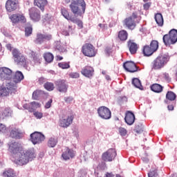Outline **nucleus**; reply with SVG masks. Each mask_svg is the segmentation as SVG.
<instances>
[{
	"instance_id": "3c124183",
	"label": "nucleus",
	"mask_w": 177,
	"mask_h": 177,
	"mask_svg": "<svg viewBox=\"0 0 177 177\" xmlns=\"http://www.w3.org/2000/svg\"><path fill=\"white\" fill-rule=\"evenodd\" d=\"M158 176L157 170L151 171L148 173V177H157Z\"/></svg>"
},
{
	"instance_id": "de8ad7c7",
	"label": "nucleus",
	"mask_w": 177,
	"mask_h": 177,
	"mask_svg": "<svg viewBox=\"0 0 177 177\" xmlns=\"http://www.w3.org/2000/svg\"><path fill=\"white\" fill-rule=\"evenodd\" d=\"M71 21L73 23H75V24H77L78 27H80V28H82L83 25H82V21L78 19H75L73 18Z\"/></svg>"
},
{
	"instance_id": "69168bd1",
	"label": "nucleus",
	"mask_w": 177,
	"mask_h": 177,
	"mask_svg": "<svg viewBox=\"0 0 177 177\" xmlns=\"http://www.w3.org/2000/svg\"><path fill=\"white\" fill-rule=\"evenodd\" d=\"M49 16V15L46 14L45 16H44V20L45 21H49V19H50V17H48Z\"/></svg>"
},
{
	"instance_id": "cd10ccee",
	"label": "nucleus",
	"mask_w": 177,
	"mask_h": 177,
	"mask_svg": "<svg viewBox=\"0 0 177 177\" xmlns=\"http://www.w3.org/2000/svg\"><path fill=\"white\" fill-rule=\"evenodd\" d=\"M35 5L37 6V8H39L44 12L45 6H46V4L48 3L47 0H35L34 2Z\"/></svg>"
},
{
	"instance_id": "13d9d810",
	"label": "nucleus",
	"mask_w": 177,
	"mask_h": 177,
	"mask_svg": "<svg viewBox=\"0 0 177 177\" xmlns=\"http://www.w3.org/2000/svg\"><path fill=\"white\" fill-rule=\"evenodd\" d=\"M163 77L165 78V80H166V81H169L171 80L169 78V74L167 73H163Z\"/></svg>"
},
{
	"instance_id": "6e6552de",
	"label": "nucleus",
	"mask_w": 177,
	"mask_h": 177,
	"mask_svg": "<svg viewBox=\"0 0 177 177\" xmlns=\"http://www.w3.org/2000/svg\"><path fill=\"white\" fill-rule=\"evenodd\" d=\"M102 160L106 162H111L117 157V151L114 149H109L102 153Z\"/></svg>"
},
{
	"instance_id": "9b49d317",
	"label": "nucleus",
	"mask_w": 177,
	"mask_h": 177,
	"mask_svg": "<svg viewBox=\"0 0 177 177\" xmlns=\"http://www.w3.org/2000/svg\"><path fill=\"white\" fill-rule=\"evenodd\" d=\"M52 39V35L49 33H38L37 35V38L35 40V43L37 44L38 45H41V44H44L45 41H50Z\"/></svg>"
},
{
	"instance_id": "bf43d9fd",
	"label": "nucleus",
	"mask_w": 177,
	"mask_h": 177,
	"mask_svg": "<svg viewBox=\"0 0 177 177\" xmlns=\"http://www.w3.org/2000/svg\"><path fill=\"white\" fill-rule=\"evenodd\" d=\"M150 3H146L145 4H144L143 7L145 10H149V8H150Z\"/></svg>"
},
{
	"instance_id": "ddd939ff",
	"label": "nucleus",
	"mask_w": 177,
	"mask_h": 177,
	"mask_svg": "<svg viewBox=\"0 0 177 177\" xmlns=\"http://www.w3.org/2000/svg\"><path fill=\"white\" fill-rule=\"evenodd\" d=\"M12 73L11 69L8 67L0 68V80H1V81L10 80L12 77Z\"/></svg>"
},
{
	"instance_id": "58836bf2",
	"label": "nucleus",
	"mask_w": 177,
	"mask_h": 177,
	"mask_svg": "<svg viewBox=\"0 0 177 177\" xmlns=\"http://www.w3.org/2000/svg\"><path fill=\"white\" fill-rule=\"evenodd\" d=\"M44 57L46 62H47V63H52V62H53V59H55L53 54L50 53H45Z\"/></svg>"
},
{
	"instance_id": "c03bdc74",
	"label": "nucleus",
	"mask_w": 177,
	"mask_h": 177,
	"mask_svg": "<svg viewBox=\"0 0 177 177\" xmlns=\"http://www.w3.org/2000/svg\"><path fill=\"white\" fill-rule=\"evenodd\" d=\"M149 47L153 50V52L157 51V49H158V41L156 40H153L151 42Z\"/></svg>"
},
{
	"instance_id": "7ed1b4c3",
	"label": "nucleus",
	"mask_w": 177,
	"mask_h": 177,
	"mask_svg": "<svg viewBox=\"0 0 177 177\" xmlns=\"http://www.w3.org/2000/svg\"><path fill=\"white\" fill-rule=\"evenodd\" d=\"M169 62L168 55H159L151 62L152 70H161Z\"/></svg>"
},
{
	"instance_id": "0e129e2a",
	"label": "nucleus",
	"mask_w": 177,
	"mask_h": 177,
	"mask_svg": "<svg viewBox=\"0 0 177 177\" xmlns=\"http://www.w3.org/2000/svg\"><path fill=\"white\" fill-rule=\"evenodd\" d=\"M131 17L132 19L135 21V19H136L138 17V15L135 12H133L132 14V15L131 17Z\"/></svg>"
},
{
	"instance_id": "bb28decb",
	"label": "nucleus",
	"mask_w": 177,
	"mask_h": 177,
	"mask_svg": "<svg viewBox=\"0 0 177 177\" xmlns=\"http://www.w3.org/2000/svg\"><path fill=\"white\" fill-rule=\"evenodd\" d=\"M125 24L129 30H133L136 27V24L132 17H129L125 19Z\"/></svg>"
},
{
	"instance_id": "2eb2a0df",
	"label": "nucleus",
	"mask_w": 177,
	"mask_h": 177,
	"mask_svg": "<svg viewBox=\"0 0 177 177\" xmlns=\"http://www.w3.org/2000/svg\"><path fill=\"white\" fill-rule=\"evenodd\" d=\"M55 86L59 91V92H62L63 93H66L67 92V89L68 88V86L66 83V80H58L55 82Z\"/></svg>"
},
{
	"instance_id": "a878e982",
	"label": "nucleus",
	"mask_w": 177,
	"mask_h": 177,
	"mask_svg": "<svg viewBox=\"0 0 177 177\" xmlns=\"http://www.w3.org/2000/svg\"><path fill=\"white\" fill-rule=\"evenodd\" d=\"M10 136L13 139H21L23 138V133L19 129H14L11 131Z\"/></svg>"
},
{
	"instance_id": "6ab92c4d",
	"label": "nucleus",
	"mask_w": 177,
	"mask_h": 177,
	"mask_svg": "<svg viewBox=\"0 0 177 177\" xmlns=\"http://www.w3.org/2000/svg\"><path fill=\"white\" fill-rule=\"evenodd\" d=\"M10 19L14 24L19 23V21L24 23L26 21V17L21 14H14L10 16Z\"/></svg>"
},
{
	"instance_id": "ea45409f",
	"label": "nucleus",
	"mask_w": 177,
	"mask_h": 177,
	"mask_svg": "<svg viewBox=\"0 0 177 177\" xmlns=\"http://www.w3.org/2000/svg\"><path fill=\"white\" fill-rule=\"evenodd\" d=\"M42 93H44V91L41 90H36L33 92L32 97L34 100H38L39 96H41Z\"/></svg>"
},
{
	"instance_id": "603ef678",
	"label": "nucleus",
	"mask_w": 177,
	"mask_h": 177,
	"mask_svg": "<svg viewBox=\"0 0 177 177\" xmlns=\"http://www.w3.org/2000/svg\"><path fill=\"white\" fill-rule=\"evenodd\" d=\"M33 115H35V117H36L38 120H41V118H42V117H44V114L41 112L39 111H35Z\"/></svg>"
},
{
	"instance_id": "e2e57ef3",
	"label": "nucleus",
	"mask_w": 177,
	"mask_h": 177,
	"mask_svg": "<svg viewBox=\"0 0 177 177\" xmlns=\"http://www.w3.org/2000/svg\"><path fill=\"white\" fill-rule=\"evenodd\" d=\"M63 35H65L66 37L70 35V32H68L67 30H64L62 32Z\"/></svg>"
},
{
	"instance_id": "864d4df0",
	"label": "nucleus",
	"mask_w": 177,
	"mask_h": 177,
	"mask_svg": "<svg viewBox=\"0 0 177 177\" xmlns=\"http://www.w3.org/2000/svg\"><path fill=\"white\" fill-rule=\"evenodd\" d=\"M118 131L121 136H125L127 135V129H125L124 128L120 127Z\"/></svg>"
},
{
	"instance_id": "473e14b6",
	"label": "nucleus",
	"mask_w": 177,
	"mask_h": 177,
	"mask_svg": "<svg viewBox=\"0 0 177 177\" xmlns=\"http://www.w3.org/2000/svg\"><path fill=\"white\" fill-rule=\"evenodd\" d=\"M142 52L145 56H151L155 51L150 47V46H144Z\"/></svg>"
},
{
	"instance_id": "6e6d98bb",
	"label": "nucleus",
	"mask_w": 177,
	"mask_h": 177,
	"mask_svg": "<svg viewBox=\"0 0 177 177\" xmlns=\"http://www.w3.org/2000/svg\"><path fill=\"white\" fill-rule=\"evenodd\" d=\"M52 102H53L52 100V99L49 100L45 105V109H50L51 106H52Z\"/></svg>"
},
{
	"instance_id": "7c9ffc66",
	"label": "nucleus",
	"mask_w": 177,
	"mask_h": 177,
	"mask_svg": "<svg viewBox=\"0 0 177 177\" xmlns=\"http://www.w3.org/2000/svg\"><path fill=\"white\" fill-rule=\"evenodd\" d=\"M54 49L58 52H60V53L66 52V48L62 46L60 41H57L54 43Z\"/></svg>"
},
{
	"instance_id": "f3484780",
	"label": "nucleus",
	"mask_w": 177,
	"mask_h": 177,
	"mask_svg": "<svg viewBox=\"0 0 177 177\" xmlns=\"http://www.w3.org/2000/svg\"><path fill=\"white\" fill-rule=\"evenodd\" d=\"M23 107L24 109H25V110H28V111H30V113H34L35 110L41 107V104L37 102H32L30 104H24Z\"/></svg>"
},
{
	"instance_id": "1a4fd4ad",
	"label": "nucleus",
	"mask_w": 177,
	"mask_h": 177,
	"mask_svg": "<svg viewBox=\"0 0 177 177\" xmlns=\"http://www.w3.org/2000/svg\"><path fill=\"white\" fill-rule=\"evenodd\" d=\"M45 140V136L38 131H35L30 134V141L33 145H39Z\"/></svg>"
},
{
	"instance_id": "39448f33",
	"label": "nucleus",
	"mask_w": 177,
	"mask_h": 177,
	"mask_svg": "<svg viewBox=\"0 0 177 177\" xmlns=\"http://www.w3.org/2000/svg\"><path fill=\"white\" fill-rule=\"evenodd\" d=\"M8 151L11 153L13 158L16 156H19L21 151H23V148H21V145L17 142H10L8 144Z\"/></svg>"
},
{
	"instance_id": "9d476101",
	"label": "nucleus",
	"mask_w": 177,
	"mask_h": 177,
	"mask_svg": "<svg viewBox=\"0 0 177 177\" xmlns=\"http://www.w3.org/2000/svg\"><path fill=\"white\" fill-rule=\"evenodd\" d=\"M99 117L102 120H110L111 118V111L106 106H100L97 109Z\"/></svg>"
},
{
	"instance_id": "4468645a",
	"label": "nucleus",
	"mask_w": 177,
	"mask_h": 177,
	"mask_svg": "<svg viewBox=\"0 0 177 177\" xmlns=\"http://www.w3.org/2000/svg\"><path fill=\"white\" fill-rule=\"evenodd\" d=\"M74 120V116L71 115L68 117H62L59 120V127L62 128H68L71 124H73V121Z\"/></svg>"
},
{
	"instance_id": "393cba45",
	"label": "nucleus",
	"mask_w": 177,
	"mask_h": 177,
	"mask_svg": "<svg viewBox=\"0 0 177 177\" xmlns=\"http://www.w3.org/2000/svg\"><path fill=\"white\" fill-rule=\"evenodd\" d=\"M24 80V75H23V73L21 71H17L15 75L12 77L13 82H15L17 84H19V82H21Z\"/></svg>"
},
{
	"instance_id": "a19ab883",
	"label": "nucleus",
	"mask_w": 177,
	"mask_h": 177,
	"mask_svg": "<svg viewBox=\"0 0 177 177\" xmlns=\"http://www.w3.org/2000/svg\"><path fill=\"white\" fill-rule=\"evenodd\" d=\"M57 145V139L55 138H50L48 141V147H55Z\"/></svg>"
},
{
	"instance_id": "37998d69",
	"label": "nucleus",
	"mask_w": 177,
	"mask_h": 177,
	"mask_svg": "<svg viewBox=\"0 0 177 177\" xmlns=\"http://www.w3.org/2000/svg\"><path fill=\"white\" fill-rule=\"evenodd\" d=\"M1 115L3 116V118H5V117H10V115H12V110L9 108H6L3 111Z\"/></svg>"
},
{
	"instance_id": "2f4dec72",
	"label": "nucleus",
	"mask_w": 177,
	"mask_h": 177,
	"mask_svg": "<svg viewBox=\"0 0 177 177\" xmlns=\"http://www.w3.org/2000/svg\"><path fill=\"white\" fill-rule=\"evenodd\" d=\"M151 89L156 93H160V92H162V86L158 84H154L151 86Z\"/></svg>"
},
{
	"instance_id": "5fc2aeb1",
	"label": "nucleus",
	"mask_w": 177,
	"mask_h": 177,
	"mask_svg": "<svg viewBox=\"0 0 177 177\" xmlns=\"http://www.w3.org/2000/svg\"><path fill=\"white\" fill-rule=\"evenodd\" d=\"M71 78H80V73L77 72H72L69 74Z\"/></svg>"
},
{
	"instance_id": "774afa93",
	"label": "nucleus",
	"mask_w": 177,
	"mask_h": 177,
	"mask_svg": "<svg viewBox=\"0 0 177 177\" xmlns=\"http://www.w3.org/2000/svg\"><path fill=\"white\" fill-rule=\"evenodd\" d=\"M105 177H114V175H113V174L106 173Z\"/></svg>"
},
{
	"instance_id": "b1692460",
	"label": "nucleus",
	"mask_w": 177,
	"mask_h": 177,
	"mask_svg": "<svg viewBox=\"0 0 177 177\" xmlns=\"http://www.w3.org/2000/svg\"><path fill=\"white\" fill-rule=\"evenodd\" d=\"M128 48L131 55H135V53L138 52V49H139V46H138L136 43L130 40L128 41Z\"/></svg>"
},
{
	"instance_id": "f257e3e1",
	"label": "nucleus",
	"mask_w": 177,
	"mask_h": 177,
	"mask_svg": "<svg viewBox=\"0 0 177 177\" xmlns=\"http://www.w3.org/2000/svg\"><path fill=\"white\" fill-rule=\"evenodd\" d=\"M33 158H35V153L34 152V149H30L26 151H22L18 153L14 158V162L18 165H26L30 161H32Z\"/></svg>"
},
{
	"instance_id": "c85d7f7f",
	"label": "nucleus",
	"mask_w": 177,
	"mask_h": 177,
	"mask_svg": "<svg viewBox=\"0 0 177 177\" xmlns=\"http://www.w3.org/2000/svg\"><path fill=\"white\" fill-rule=\"evenodd\" d=\"M155 20L159 27H162L164 26V18L161 13H157L155 15Z\"/></svg>"
},
{
	"instance_id": "052dcab7",
	"label": "nucleus",
	"mask_w": 177,
	"mask_h": 177,
	"mask_svg": "<svg viewBox=\"0 0 177 177\" xmlns=\"http://www.w3.org/2000/svg\"><path fill=\"white\" fill-rule=\"evenodd\" d=\"M46 81V79H45L44 77H40L39 79V83L40 84V85H42V84H44Z\"/></svg>"
},
{
	"instance_id": "5701e85b",
	"label": "nucleus",
	"mask_w": 177,
	"mask_h": 177,
	"mask_svg": "<svg viewBox=\"0 0 177 177\" xmlns=\"http://www.w3.org/2000/svg\"><path fill=\"white\" fill-rule=\"evenodd\" d=\"M7 91H8V92H11V93H16L17 91V83L10 81V82H8L6 83V87Z\"/></svg>"
},
{
	"instance_id": "4c0bfd02",
	"label": "nucleus",
	"mask_w": 177,
	"mask_h": 177,
	"mask_svg": "<svg viewBox=\"0 0 177 177\" xmlns=\"http://www.w3.org/2000/svg\"><path fill=\"white\" fill-rule=\"evenodd\" d=\"M9 95V91L4 86H0V97H4Z\"/></svg>"
},
{
	"instance_id": "20e7f679",
	"label": "nucleus",
	"mask_w": 177,
	"mask_h": 177,
	"mask_svg": "<svg viewBox=\"0 0 177 177\" xmlns=\"http://www.w3.org/2000/svg\"><path fill=\"white\" fill-rule=\"evenodd\" d=\"M163 42L166 46L174 45L177 42V30L171 29L169 34L165 35L162 37Z\"/></svg>"
},
{
	"instance_id": "c756f323",
	"label": "nucleus",
	"mask_w": 177,
	"mask_h": 177,
	"mask_svg": "<svg viewBox=\"0 0 177 177\" xmlns=\"http://www.w3.org/2000/svg\"><path fill=\"white\" fill-rule=\"evenodd\" d=\"M176 99V94H175L172 91H168L166 94V100H165V102L168 104L169 100L170 102H173V100H175Z\"/></svg>"
},
{
	"instance_id": "4d7b16f0",
	"label": "nucleus",
	"mask_w": 177,
	"mask_h": 177,
	"mask_svg": "<svg viewBox=\"0 0 177 177\" xmlns=\"http://www.w3.org/2000/svg\"><path fill=\"white\" fill-rule=\"evenodd\" d=\"M64 100L66 103H70V102H73V97H64Z\"/></svg>"
},
{
	"instance_id": "dca6fc26",
	"label": "nucleus",
	"mask_w": 177,
	"mask_h": 177,
	"mask_svg": "<svg viewBox=\"0 0 177 177\" xmlns=\"http://www.w3.org/2000/svg\"><path fill=\"white\" fill-rule=\"evenodd\" d=\"M123 67L128 73H136L138 71V66L135 62L132 61H127L123 64Z\"/></svg>"
},
{
	"instance_id": "e433bc0d",
	"label": "nucleus",
	"mask_w": 177,
	"mask_h": 177,
	"mask_svg": "<svg viewBox=\"0 0 177 177\" xmlns=\"http://www.w3.org/2000/svg\"><path fill=\"white\" fill-rule=\"evenodd\" d=\"M61 13L62 16H64V18L66 19V20H70L71 21L73 19H74L73 17H71V16H70V14H68V11H67V10L64 8L61 9Z\"/></svg>"
},
{
	"instance_id": "aec40b11",
	"label": "nucleus",
	"mask_w": 177,
	"mask_h": 177,
	"mask_svg": "<svg viewBox=\"0 0 177 177\" xmlns=\"http://www.w3.org/2000/svg\"><path fill=\"white\" fill-rule=\"evenodd\" d=\"M94 70L91 66H86L84 68L82 69V75H84V77H86L87 78H91L93 76Z\"/></svg>"
},
{
	"instance_id": "4be33fe9",
	"label": "nucleus",
	"mask_w": 177,
	"mask_h": 177,
	"mask_svg": "<svg viewBox=\"0 0 177 177\" xmlns=\"http://www.w3.org/2000/svg\"><path fill=\"white\" fill-rule=\"evenodd\" d=\"M74 156H75V153H74V150L66 148V150L63 152L62 157L66 161H67V160H70V158H73Z\"/></svg>"
},
{
	"instance_id": "09e8293b",
	"label": "nucleus",
	"mask_w": 177,
	"mask_h": 177,
	"mask_svg": "<svg viewBox=\"0 0 177 177\" xmlns=\"http://www.w3.org/2000/svg\"><path fill=\"white\" fill-rule=\"evenodd\" d=\"M32 60H33V62H35V63H38L39 62V54H37L35 53H32Z\"/></svg>"
},
{
	"instance_id": "49530a36",
	"label": "nucleus",
	"mask_w": 177,
	"mask_h": 177,
	"mask_svg": "<svg viewBox=\"0 0 177 177\" xmlns=\"http://www.w3.org/2000/svg\"><path fill=\"white\" fill-rule=\"evenodd\" d=\"M58 66L60 68H62L63 70L66 68H70V64L67 62H60L58 64Z\"/></svg>"
},
{
	"instance_id": "680f3d73",
	"label": "nucleus",
	"mask_w": 177,
	"mask_h": 177,
	"mask_svg": "<svg viewBox=\"0 0 177 177\" xmlns=\"http://www.w3.org/2000/svg\"><path fill=\"white\" fill-rule=\"evenodd\" d=\"M120 100L122 102V103H127L128 102V98L125 96L120 97Z\"/></svg>"
},
{
	"instance_id": "f704fd0d",
	"label": "nucleus",
	"mask_w": 177,
	"mask_h": 177,
	"mask_svg": "<svg viewBox=\"0 0 177 177\" xmlns=\"http://www.w3.org/2000/svg\"><path fill=\"white\" fill-rule=\"evenodd\" d=\"M2 176L3 177H15L16 175L15 174V171L12 169H8L7 170H5L2 173Z\"/></svg>"
},
{
	"instance_id": "8fccbe9b",
	"label": "nucleus",
	"mask_w": 177,
	"mask_h": 177,
	"mask_svg": "<svg viewBox=\"0 0 177 177\" xmlns=\"http://www.w3.org/2000/svg\"><path fill=\"white\" fill-rule=\"evenodd\" d=\"M0 132H1V133H6V132H8L6 126L2 123H0Z\"/></svg>"
},
{
	"instance_id": "f8f14e48",
	"label": "nucleus",
	"mask_w": 177,
	"mask_h": 177,
	"mask_svg": "<svg viewBox=\"0 0 177 177\" xmlns=\"http://www.w3.org/2000/svg\"><path fill=\"white\" fill-rule=\"evenodd\" d=\"M29 16L32 21H39L41 20V12L35 7L29 9Z\"/></svg>"
},
{
	"instance_id": "f03ea898",
	"label": "nucleus",
	"mask_w": 177,
	"mask_h": 177,
	"mask_svg": "<svg viewBox=\"0 0 177 177\" xmlns=\"http://www.w3.org/2000/svg\"><path fill=\"white\" fill-rule=\"evenodd\" d=\"M71 10L75 16H82L86 9V3L84 0H75L69 6Z\"/></svg>"
},
{
	"instance_id": "a211bd4d",
	"label": "nucleus",
	"mask_w": 177,
	"mask_h": 177,
	"mask_svg": "<svg viewBox=\"0 0 177 177\" xmlns=\"http://www.w3.org/2000/svg\"><path fill=\"white\" fill-rule=\"evenodd\" d=\"M17 0H8L6 3V8L8 12H13L17 9Z\"/></svg>"
},
{
	"instance_id": "79ce46f5",
	"label": "nucleus",
	"mask_w": 177,
	"mask_h": 177,
	"mask_svg": "<svg viewBox=\"0 0 177 177\" xmlns=\"http://www.w3.org/2000/svg\"><path fill=\"white\" fill-rule=\"evenodd\" d=\"M44 87L46 91H49L50 92L55 89V84L52 82H46L44 84Z\"/></svg>"
},
{
	"instance_id": "423d86ee",
	"label": "nucleus",
	"mask_w": 177,
	"mask_h": 177,
	"mask_svg": "<svg viewBox=\"0 0 177 177\" xmlns=\"http://www.w3.org/2000/svg\"><path fill=\"white\" fill-rule=\"evenodd\" d=\"M12 55L14 56L15 62L17 63L19 66H23L26 67V57L23 55L17 49H14L12 51Z\"/></svg>"
},
{
	"instance_id": "412c9836",
	"label": "nucleus",
	"mask_w": 177,
	"mask_h": 177,
	"mask_svg": "<svg viewBox=\"0 0 177 177\" xmlns=\"http://www.w3.org/2000/svg\"><path fill=\"white\" fill-rule=\"evenodd\" d=\"M124 120H125V122L127 124V125H133V122H135V114L128 111L126 113Z\"/></svg>"
},
{
	"instance_id": "338daca9",
	"label": "nucleus",
	"mask_w": 177,
	"mask_h": 177,
	"mask_svg": "<svg viewBox=\"0 0 177 177\" xmlns=\"http://www.w3.org/2000/svg\"><path fill=\"white\" fill-rule=\"evenodd\" d=\"M167 109L170 111H172V110H174V105H168Z\"/></svg>"
},
{
	"instance_id": "c9c22d12",
	"label": "nucleus",
	"mask_w": 177,
	"mask_h": 177,
	"mask_svg": "<svg viewBox=\"0 0 177 177\" xmlns=\"http://www.w3.org/2000/svg\"><path fill=\"white\" fill-rule=\"evenodd\" d=\"M118 38L120 41H127L128 39V32L125 30H121L119 32Z\"/></svg>"
},
{
	"instance_id": "a18cd8bd",
	"label": "nucleus",
	"mask_w": 177,
	"mask_h": 177,
	"mask_svg": "<svg viewBox=\"0 0 177 177\" xmlns=\"http://www.w3.org/2000/svg\"><path fill=\"white\" fill-rule=\"evenodd\" d=\"M32 34V28L31 26H28L25 28V35L26 37H30Z\"/></svg>"
},
{
	"instance_id": "72a5a7b5",
	"label": "nucleus",
	"mask_w": 177,
	"mask_h": 177,
	"mask_svg": "<svg viewBox=\"0 0 177 177\" xmlns=\"http://www.w3.org/2000/svg\"><path fill=\"white\" fill-rule=\"evenodd\" d=\"M132 84L136 88L140 89V91H143V86H142V82H140V80H139L138 78H133L132 80Z\"/></svg>"
},
{
	"instance_id": "0eeeda50",
	"label": "nucleus",
	"mask_w": 177,
	"mask_h": 177,
	"mask_svg": "<svg viewBox=\"0 0 177 177\" xmlns=\"http://www.w3.org/2000/svg\"><path fill=\"white\" fill-rule=\"evenodd\" d=\"M82 52L84 56L88 57H93L96 56V50L93 47V45L91 44H86L82 46Z\"/></svg>"
}]
</instances>
